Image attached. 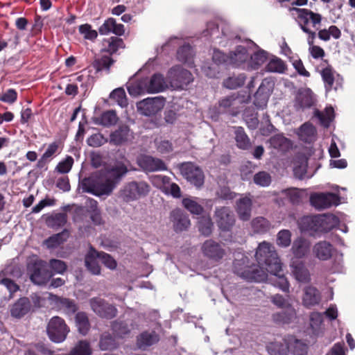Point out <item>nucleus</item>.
<instances>
[{"label":"nucleus","instance_id":"57","mask_svg":"<svg viewBox=\"0 0 355 355\" xmlns=\"http://www.w3.org/2000/svg\"><path fill=\"white\" fill-rule=\"evenodd\" d=\"M291 243V232L288 230H280L277 236V244L282 248H287Z\"/></svg>","mask_w":355,"mask_h":355},{"label":"nucleus","instance_id":"31","mask_svg":"<svg viewBox=\"0 0 355 355\" xmlns=\"http://www.w3.org/2000/svg\"><path fill=\"white\" fill-rule=\"evenodd\" d=\"M128 172V167L122 162L117 163L107 171L106 176L116 187L122 178Z\"/></svg>","mask_w":355,"mask_h":355},{"label":"nucleus","instance_id":"33","mask_svg":"<svg viewBox=\"0 0 355 355\" xmlns=\"http://www.w3.org/2000/svg\"><path fill=\"white\" fill-rule=\"evenodd\" d=\"M234 139L239 149L248 150L252 146L250 139L243 127H234Z\"/></svg>","mask_w":355,"mask_h":355},{"label":"nucleus","instance_id":"7","mask_svg":"<svg viewBox=\"0 0 355 355\" xmlns=\"http://www.w3.org/2000/svg\"><path fill=\"white\" fill-rule=\"evenodd\" d=\"M178 168L183 178L197 189H200L205 183V174L202 169L191 162L178 164Z\"/></svg>","mask_w":355,"mask_h":355},{"label":"nucleus","instance_id":"14","mask_svg":"<svg viewBox=\"0 0 355 355\" xmlns=\"http://www.w3.org/2000/svg\"><path fill=\"white\" fill-rule=\"evenodd\" d=\"M201 250L205 257L214 261H220L225 254L223 245L212 239L206 240L202 245Z\"/></svg>","mask_w":355,"mask_h":355},{"label":"nucleus","instance_id":"4","mask_svg":"<svg viewBox=\"0 0 355 355\" xmlns=\"http://www.w3.org/2000/svg\"><path fill=\"white\" fill-rule=\"evenodd\" d=\"M295 10L297 13V22L300 27L304 33L308 34L307 43L309 47L313 46L316 33L309 28V24H311L313 28L318 30V26L320 25L322 21V15L306 8H295Z\"/></svg>","mask_w":355,"mask_h":355},{"label":"nucleus","instance_id":"51","mask_svg":"<svg viewBox=\"0 0 355 355\" xmlns=\"http://www.w3.org/2000/svg\"><path fill=\"white\" fill-rule=\"evenodd\" d=\"M320 73L326 91H330L333 88L335 80L334 69L331 65H328L321 71Z\"/></svg>","mask_w":355,"mask_h":355},{"label":"nucleus","instance_id":"36","mask_svg":"<svg viewBox=\"0 0 355 355\" xmlns=\"http://www.w3.org/2000/svg\"><path fill=\"white\" fill-rule=\"evenodd\" d=\"M76 326L78 332L85 336L90 330V322L87 314L85 312H78L75 316Z\"/></svg>","mask_w":355,"mask_h":355},{"label":"nucleus","instance_id":"5","mask_svg":"<svg viewBox=\"0 0 355 355\" xmlns=\"http://www.w3.org/2000/svg\"><path fill=\"white\" fill-rule=\"evenodd\" d=\"M84 191L96 196L110 195L116 187L107 177L104 179L98 176L85 178L82 182Z\"/></svg>","mask_w":355,"mask_h":355},{"label":"nucleus","instance_id":"15","mask_svg":"<svg viewBox=\"0 0 355 355\" xmlns=\"http://www.w3.org/2000/svg\"><path fill=\"white\" fill-rule=\"evenodd\" d=\"M137 164L144 171L153 172L166 169L165 163L161 159L146 155L137 157Z\"/></svg>","mask_w":355,"mask_h":355},{"label":"nucleus","instance_id":"34","mask_svg":"<svg viewBox=\"0 0 355 355\" xmlns=\"http://www.w3.org/2000/svg\"><path fill=\"white\" fill-rule=\"evenodd\" d=\"M114 62L115 60L110 55H103L94 59L92 67L96 72L105 71L107 73H109L110 67Z\"/></svg>","mask_w":355,"mask_h":355},{"label":"nucleus","instance_id":"27","mask_svg":"<svg viewBox=\"0 0 355 355\" xmlns=\"http://www.w3.org/2000/svg\"><path fill=\"white\" fill-rule=\"evenodd\" d=\"M31 308V304L28 297H20L12 305L10 309L11 315L15 318H21L27 314Z\"/></svg>","mask_w":355,"mask_h":355},{"label":"nucleus","instance_id":"28","mask_svg":"<svg viewBox=\"0 0 355 355\" xmlns=\"http://www.w3.org/2000/svg\"><path fill=\"white\" fill-rule=\"evenodd\" d=\"M310 248L311 243L307 239L303 237H298L293 241L291 251L295 257L301 259L307 255Z\"/></svg>","mask_w":355,"mask_h":355},{"label":"nucleus","instance_id":"35","mask_svg":"<svg viewBox=\"0 0 355 355\" xmlns=\"http://www.w3.org/2000/svg\"><path fill=\"white\" fill-rule=\"evenodd\" d=\"M177 59L191 67L193 64V51L191 46L187 44L180 46L177 51Z\"/></svg>","mask_w":355,"mask_h":355},{"label":"nucleus","instance_id":"32","mask_svg":"<svg viewBox=\"0 0 355 355\" xmlns=\"http://www.w3.org/2000/svg\"><path fill=\"white\" fill-rule=\"evenodd\" d=\"M230 58V64L238 67L245 63L249 58L248 50L243 46L236 47L234 52H231Z\"/></svg>","mask_w":355,"mask_h":355},{"label":"nucleus","instance_id":"21","mask_svg":"<svg viewBox=\"0 0 355 355\" xmlns=\"http://www.w3.org/2000/svg\"><path fill=\"white\" fill-rule=\"evenodd\" d=\"M98 32L103 35L113 33L116 36H122L125 33V28L122 24H117L115 19L110 17L99 27Z\"/></svg>","mask_w":355,"mask_h":355},{"label":"nucleus","instance_id":"19","mask_svg":"<svg viewBox=\"0 0 355 355\" xmlns=\"http://www.w3.org/2000/svg\"><path fill=\"white\" fill-rule=\"evenodd\" d=\"M148 94H156L164 91L167 85L164 76L159 73H154L150 78H144Z\"/></svg>","mask_w":355,"mask_h":355},{"label":"nucleus","instance_id":"25","mask_svg":"<svg viewBox=\"0 0 355 355\" xmlns=\"http://www.w3.org/2000/svg\"><path fill=\"white\" fill-rule=\"evenodd\" d=\"M333 245L326 241L316 243L313 248V255L320 260L327 261L332 256Z\"/></svg>","mask_w":355,"mask_h":355},{"label":"nucleus","instance_id":"46","mask_svg":"<svg viewBox=\"0 0 355 355\" xmlns=\"http://www.w3.org/2000/svg\"><path fill=\"white\" fill-rule=\"evenodd\" d=\"M245 80L246 76L244 73H240L237 76L233 75L223 81V85L228 89H235L243 86Z\"/></svg>","mask_w":355,"mask_h":355},{"label":"nucleus","instance_id":"24","mask_svg":"<svg viewBox=\"0 0 355 355\" xmlns=\"http://www.w3.org/2000/svg\"><path fill=\"white\" fill-rule=\"evenodd\" d=\"M252 201L248 196L240 198L236 202V211L241 220H249L251 217Z\"/></svg>","mask_w":355,"mask_h":355},{"label":"nucleus","instance_id":"2","mask_svg":"<svg viewBox=\"0 0 355 355\" xmlns=\"http://www.w3.org/2000/svg\"><path fill=\"white\" fill-rule=\"evenodd\" d=\"M338 222V218L332 214L304 216L297 222L302 232H309L310 235L315 233L328 232L333 230Z\"/></svg>","mask_w":355,"mask_h":355},{"label":"nucleus","instance_id":"50","mask_svg":"<svg viewBox=\"0 0 355 355\" xmlns=\"http://www.w3.org/2000/svg\"><path fill=\"white\" fill-rule=\"evenodd\" d=\"M214 223L210 216H202L198 222V228L201 234L209 236L212 233Z\"/></svg>","mask_w":355,"mask_h":355},{"label":"nucleus","instance_id":"3","mask_svg":"<svg viewBox=\"0 0 355 355\" xmlns=\"http://www.w3.org/2000/svg\"><path fill=\"white\" fill-rule=\"evenodd\" d=\"M150 185L144 180L128 182L120 189L118 198L123 202L130 203L146 197L150 192Z\"/></svg>","mask_w":355,"mask_h":355},{"label":"nucleus","instance_id":"23","mask_svg":"<svg viewBox=\"0 0 355 355\" xmlns=\"http://www.w3.org/2000/svg\"><path fill=\"white\" fill-rule=\"evenodd\" d=\"M130 129L126 125H119V128L110 135L109 142L115 146H120L130 139Z\"/></svg>","mask_w":355,"mask_h":355},{"label":"nucleus","instance_id":"13","mask_svg":"<svg viewBox=\"0 0 355 355\" xmlns=\"http://www.w3.org/2000/svg\"><path fill=\"white\" fill-rule=\"evenodd\" d=\"M311 204L317 209H327L340 204V197L334 193H320L311 196Z\"/></svg>","mask_w":355,"mask_h":355},{"label":"nucleus","instance_id":"42","mask_svg":"<svg viewBox=\"0 0 355 355\" xmlns=\"http://www.w3.org/2000/svg\"><path fill=\"white\" fill-rule=\"evenodd\" d=\"M266 83L268 84L269 82L264 80L254 94V104L257 106L261 107L263 105H266L267 103L269 96V90L268 89V91H266L267 89L266 87Z\"/></svg>","mask_w":355,"mask_h":355},{"label":"nucleus","instance_id":"26","mask_svg":"<svg viewBox=\"0 0 355 355\" xmlns=\"http://www.w3.org/2000/svg\"><path fill=\"white\" fill-rule=\"evenodd\" d=\"M159 340V336L155 331H145L141 332L137 338V346L141 349L156 344Z\"/></svg>","mask_w":355,"mask_h":355},{"label":"nucleus","instance_id":"39","mask_svg":"<svg viewBox=\"0 0 355 355\" xmlns=\"http://www.w3.org/2000/svg\"><path fill=\"white\" fill-rule=\"evenodd\" d=\"M314 116L320 120L322 126L328 128L334 119V110L331 106L327 107L324 112L316 110L314 112Z\"/></svg>","mask_w":355,"mask_h":355},{"label":"nucleus","instance_id":"41","mask_svg":"<svg viewBox=\"0 0 355 355\" xmlns=\"http://www.w3.org/2000/svg\"><path fill=\"white\" fill-rule=\"evenodd\" d=\"M49 227L58 229L64 227L67 222V215L66 213H57L48 216L46 220Z\"/></svg>","mask_w":355,"mask_h":355},{"label":"nucleus","instance_id":"40","mask_svg":"<svg viewBox=\"0 0 355 355\" xmlns=\"http://www.w3.org/2000/svg\"><path fill=\"white\" fill-rule=\"evenodd\" d=\"M270 147L281 150H286L291 146V141L283 135H275L268 140Z\"/></svg>","mask_w":355,"mask_h":355},{"label":"nucleus","instance_id":"11","mask_svg":"<svg viewBox=\"0 0 355 355\" xmlns=\"http://www.w3.org/2000/svg\"><path fill=\"white\" fill-rule=\"evenodd\" d=\"M165 98L163 96L146 98L137 103L139 112L146 116H152L160 112L165 105Z\"/></svg>","mask_w":355,"mask_h":355},{"label":"nucleus","instance_id":"58","mask_svg":"<svg viewBox=\"0 0 355 355\" xmlns=\"http://www.w3.org/2000/svg\"><path fill=\"white\" fill-rule=\"evenodd\" d=\"M96 257L108 268L115 269L117 263L114 259L104 252H95Z\"/></svg>","mask_w":355,"mask_h":355},{"label":"nucleus","instance_id":"12","mask_svg":"<svg viewBox=\"0 0 355 355\" xmlns=\"http://www.w3.org/2000/svg\"><path fill=\"white\" fill-rule=\"evenodd\" d=\"M214 217L218 227L222 231H230L234 225V215L228 207H216Z\"/></svg>","mask_w":355,"mask_h":355},{"label":"nucleus","instance_id":"20","mask_svg":"<svg viewBox=\"0 0 355 355\" xmlns=\"http://www.w3.org/2000/svg\"><path fill=\"white\" fill-rule=\"evenodd\" d=\"M297 318L296 310L293 306H288L284 309L272 315V321L277 324H288Z\"/></svg>","mask_w":355,"mask_h":355},{"label":"nucleus","instance_id":"30","mask_svg":"<svg viewBox=\"0 0 355 355\" xmlns=\"http://www.w3.org/2000/svg\"><path fill=\"white\" fill-rule=\"evenodd\" d=\"M103 44L104 47L102 49V52L108 53L110 56L116 53L119 49H124L125 47L123 39L116 36H112L103 40Z\"/></svg>","mask_w":355,"mask_h":355},{"label":"nucleus","instance_id":"54","mask_svg":"<svg viewBox=\"0 0 355 355\" xmlns=\"http://www.w3.org/2000/svg\"><path fill=\"white\" fill-rule=\"evenodd\" d=\"M286 69V66L283 60L280 58L272 59L266 65V69L269 72L284 73Z\"/></svg>","mask_w":355,"mask_h":355},{"label":"nucleus","instance_id":"53","mask_svg":"<svg viewBox=\"0 0 355 355\" xmlns=\"http://www.w3.org/2000/svg\"><path fill=\"white\" fill-rule=\"evenodd\" d=\"M118 116L114 110H108L103 112L99 118V124L109 127L115 125L118 121Z\"/></svg>","mask_w":355,"mask_h":355},{"label":"nucleus","instance_id":"52","mask_svg":"<svg viewBox=\"0 0 355 355\" xmlns=\"http://www.w3.org/2000/svg\"><path fill=\"white\" fill-rule=\"evenodd\" d=\"M182 205L192 214L200 215L204 211L203 207L191 198H184L182 200Z\"/></svg>","mask_w":355,"mask_h":355},{"label":"nucleus","instance_id":"61","mask_svg":"<svg viewBox=\"0 0 355 355\" xmlns=\"http://www.w3.org/2000/svg\"><path fill=\"white\" fill-rule=\"evenodd\" d=\"M87 142L89 146L99 147L108 142V139L102 134L96 133L91 135L87 139Z\"/></svg>","mask_w":355,"mask_h":355},{"label":"nucleus","instance_id":"62","mask_svg":"<svg viewBox=\"0 0 355 355\" xmlns=\"http://www.w3.org/2000/svg\"><path fill=\"white\" fill-rule=\"evenodd\" d=\"M218 198L223 200H232L236 198L237 194L232 191L228 187H221L218 189L216 193Z\"/></svg>","mask_w":355,"mask_h":355},{"label":"nucleus","instance_id":"8","mask_svg":"<svg viewBox=\"0 0 355 355\" xmlns=\"http://www.w3.org/2000/svg\"><path fill=\"white\" fill-rule=\"evenodd\" d=\"M27 270L31 282L35 284L44 285L52 277L46 262L41 259L30 261L27 265Z\"/></svg>","mask_w":355,"mask_h":355},{"label":"nucleus","instance_id":"9","mask_svg":"<svg viewBox=\"0 0 355 355\" xmlns=\"http://www.w3.org/2000/svg\"><path fill=\"white\" fill-rule=\"evenodd\" d=\"M46 332L49 339L56 343L63 342L69 332V327L64 319L54 316L47 324Z\"/></svg>","mask_w":355,"mask_h":355},{"label":"nucleus","instance_id":"17","mask_svg":"<svg viewBox=\"0 0 355 355\" xmlns=\"http://www.w3.org/2000/svg\"><path fill=\"white\" fill-rule=\"evenodd\" d=\"M322 300L320 291L313 286H307L303 290L302 304L308 309L319 305Z\"/></svg>","mask_w":355,"mask_h":355},{"label":"nucleus","instance_id":"29","mask_svg":"<svg viewBox=\"0 0 355 355\" xmlns=\"http://www.w3.org/2000/svg\"><path fill=\"white\" fill-rule=\"evenodd\" d=\"M292 272L297 281L302 283H308L311 280L309 270L302 261H293Z\"/></svg>","mask_w":355,"mask_h":355},{"label":"nucleus","instance_id":"48","mask_svg":"<svg viewBox=\"0 0 355 355\" xmlns=\"http://www.w3.org/2000/svg\"><path fill=\"white\" fill-rule=\"evenodd\" d=\"M50 296L51 299H55L56 303L60 305L62 308L64 309L68 313H74L77 311L78 307L73 300L68 298L60 297L52 294H50Z\"/></svg>","mask_w":355,"mask_h":355},{"label":"nucleus","instance_id":"55","mask_svg":"<svg viewBox=\"0 0 355 355\" xmlns=\"http://www.w3.org/2000/svg\"><path fill=\"white\" fill-rule=\"evenodd\" d=\"M110 98L114 100L122 107L128 105L125 92L123 88L119 87L114 89L110 93Z\"/></svg>","mask_w":355,"mask_h":355},{"label":"nucleus","instance_id":"64","mask_svg":"<svg viewBox=\"0 0 355 355\" xmlns=\"http://www.w3.org/2000/svg\"><path fill=\"white\" fill-rule=\"evenodd\" d=\"M85 266L92 274L99 275L101 273V267L98 265L96 259L93 256H86Z\"/></svg>","mask_w":355,"mask_h":355},{"label":"nucleus","instance_id":"63","mask_svg":"<svg viewBox=\"0 0 355 355\" xmlns=\"http://www.w3.org/2000/svg\"><path fill=\"white\" fill-rule=\"evenodd\" d=\"M79 32L84 35L86 40H94L98 36L96 31L92 29V26L88 24L80 25Z\"/></svg>","mask_w":355,"mask_h":355},{"label":"nucleus","instance_id":"6","mask_svg":"<svg viewBox=\"0 0 355 355\" xmlns=\"http://www.w3.org/2000/svg\"><path fill=\"white\" fill-rule=\"evenodd\" d=\"M166 78L175 89H187V87L193 81V74L181 65H175L169 69Z\"/></svg>","mask_w":355,"mask_h":355},{"label":"nucleus","instance_id":"16","mask_svg":"<svg viewBox=\"0 0 355 355\" xmlns=\"http://www.w3.org/2000/svg\"><path fill=\"white\" fill-rule=\"evenodd\" d=\"M170 220L173 223V229L176 232L187 230L191 225L189 216L180 209L171 211Z\"/></svg>","mask_w":355,"mask_h":355},{"label":"nucleus","instance_id":"60","mask_svg":"<svg viewBox=\"0 0 355 355\" xmlns=\"http://www.w3.org/2000/svg\"><path fill=\"white\" fill-rule=\"evenodd\" d=\"M253 180L257 185L268 187L271 182V176L266 171H259L254 175Z\"/></svg>","mask_w":355,"mask_h":355},{"label":"nucleus","instance_id":"45","mask_svg":"<svg viewBox=\"0 0 355 355\" xmlns=\"http://www.w3.org/2000/svg\"><path fill=\"white\" fill-rule=\"evenodd\" d=\"M90 343L85 340H79L67 355H92Z\"/></svg>","mask_w":355,"mask_h":355},{"label":"nucleus","instance_id":"37","mask_svg":"<svg viewBox=\"0 0 355 355\" xmlns=\"http://www.w3.org/2000/svg\"><path fill=\"white\" fill-rule=\"evenodd\" d=\"M298 135L302 141L310 144L314 140L316 130L311 123H304L300 126Z\"/></svg>","mask_w":355,"mask_h":355},{"label":"nucleus","instance_id":"49","mask_svg":"<svg viewBox=\"0 0 355 355\" xmlns=\"http://www.w3.org/2000/svg\"><path fill=\"white\" fill-rule=\"evenodd\" d=\"M111 329L113 334L119 338H123L130 332L128 324L123 321L114 320L111 322Z\"/></svg>","mask_w":355,"mask_h":355},{"label":"nucleus","instance_id":"56","mask_svg":"<svg viewBox=\"0 0 355 355\" xmlns=\"http://www.w3.org/2000/svg\"><path fill=\"white\" fill-rule=\"evenodd\" d=\"M284 193L293 205H298L302 201V193L296 188H289L282 191Z\"/></svg>","mask_w":355,"mask_h":355},{"label":"nucleus","instance_id":"44","mask_svg":"<svg viewBox=\"0 0 355 355\" xmlns=\"http://www.w3.org/2000/svg\"><path fill=\"white\" fill-rule=\"evenodd\" d=\"M129 94L132 96H137L147 93V87L144 78L131 83L127 87Z\"/></svg>","mask_w":355,"mask_h":355},{"label":"nucleus","instance_id":"47","mask_svg":"<svg viewBox=\"0 0 355 355\" xmlns=\"http://www.w3.org/2000/svg\"><path fill=\"white\" fill-rule=\"evenodd\" d=\"M253 231L256 233L263 234L270 228V223L266 218L259 216L254 218L251 222Z\"/></svg>","mask_w":355,"mask_h":355},{"label":"nucleus","instance_id":"59","mask_svg":"<svg viewBox=\"0 0 355 355\" xmlns=\"http://www.w3.org/2000/svg\"><path fill=\"white\" fill-rule=\"evenodd\" d=\"M250 58L252 67L254 69H258L267 60L268 55L265 51L260 50L252 55Z\"/></svg>","mask_w":355,"mask_h":355},{"label":"nucleus","instance_id":"22","mask_svg":"<svg viewBox=\"0 0 355 355\" xmlns=\"http://www.w3.org/2000/svg\"><path fill=\"white\" fill-rule=\"evenodd\" d=\"M153 180L156 182L163 184L162 191L167 194H171L174 198L181 197V190L178 184L175 182L170 183L171 178L165 175H155Z\"/></svg>","mask_w":355,"mask_h":355},{"label":"nucleus","instance_id":"10","mask_svg":"<svg viewBox=\"0 0 355 355\" xmlns=\"http://www.w3.org/2000/svg\"><path fill=\"white\" fill-rule=\"evenodd\" d=\"M89 305L92 310L101 318L111 320L117 315L116 307L105 299L98 297H92L89 300Z\"/></svg>","mask_w":355,"mask_h":355},{"label":"nucleus","instance_id":"1","mask_svg":"<svg viewBox=\"0 0 355 355\" xmlns=\"http://www.w3.org/2000/svg\"><path fill=\"white\" fill-rule=\"evenodd\" d=\"M255 258L258 265H249L248 258L242 256L236 259L233 263L234 272L248 282H261L266 279L267 272L277 277L274 284L283 292L288 293L290 284L284 275H280L282 263L277 256L275 247L270 243L263 241L258 245Z\"/></svg>","mask_w":355,"mask_h":355},{"label":"nucleus","instance_id":"38","mask_svg":"<svg viewBox=\"0 0 355 355\" xmlns=\"http://www.w3.org/2000/svg\"><path fill=\"white\" fill-rule=\"evenodd\" d=\"M98 347L102 351H111L118 347V343L110 333L104 332L101 335Z\"/></svg>","mask_w":355,"mask_h":355},{"label":"nucleus","instance_id":"43","mask_svg":"<svg viewBox=\"0 0 355 355\" xmlns=\"http://www.w3.org/2000/svg\"><path fill=\"white\" fill-rule=\"evenodd\" d=\"M69 232L64 230L62 232L53 234L45 240V244L48 248H55L67 241Z\"/></svg>","mask_w":355,"mask_h":355},{"label":"nucleus","instance_id":"18","mask_svg":"<svg viewBox=\"0 0 355 355\" xmlns=\"http://www.w3.org/2000/svg\"><path fill=\"white\" fill-rule=\"evenodd\" d=\"M314 104V99L310 89H299L294 101V107L297 111L310 108Z\"/></svg>","mask_w":355,"mask_h":355}]
</instances>
